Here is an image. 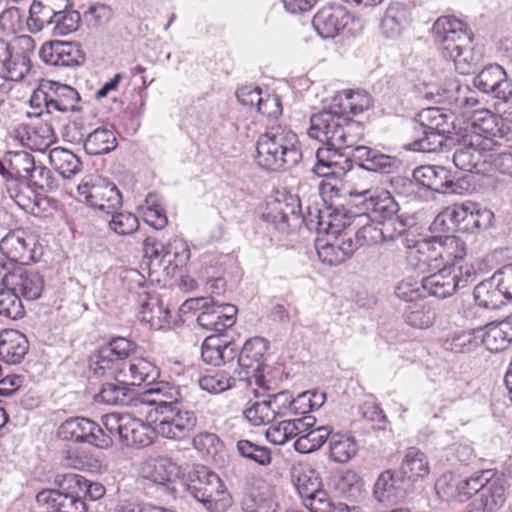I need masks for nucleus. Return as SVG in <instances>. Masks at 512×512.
Instances as JSON below:
<instances>
[{
    "mask_svg": "<svg viewBox=\"0 0 512 512\" xmlns=\"http://www.w3.org/2000/svg\"><path fill=\"white\" fill-rule=\"evenodd\" d=\"M364 132L365 128L361 122L343 116L332 104L329 110H323L311 116L307 134L310 138L328 146L351 148L353 160L360 168L367 171L388 174L397 169L396 157L358 145Z\"/></svg>",
    "mask_w": 512,
    "mask_h": 512,
    "instance_id": "1",
    "label": "nucleus"
},
{
    "mask_svg": "<svg viewBox=\"0 0 512 512\" xmlns=\"http://www.w3.org/2000/svg\"><path fill=\"white\" fill-rule=\"evenodd\" d=\"M135 349L136 344L124 337L112 339L97 351L91 361L93 375L133 386L153 383L159 376V370L152 362L140 357L127 361Z\"/></svg>",
    "mask_w": 512,
    "mask_h": 512,
    "instance_id": "2",
    "label": "nucleus"
},
{
    "mask_svg": "<svg viewBox=\"0 0 512 512\" xmlns=\"http://www.w3.org/2000/svg\"><path fill=\"white\" fill-rule=\"evenodd\" d=\"M301 159L298 137L287 127H270L257 140L255 161L259 167L267 171L289 170Z\"/></svg>",
    "mask_w": 512,
    "mask_h": 512,
    "instance_id": "3",
    "label": "nucleus"
},
{
    "mask_svg": "<svg viewBox=\"0 0 512 512\" xmlns=\"http://www.w3.org/2000/svg\"><path fill=\"white\" fill-rule=\"evenodd\" d=\"M431 33L442 46L443 57L452 60L461 74L469 73L476 58L471 47L473 34L467 25L454 16H441L434 22Z\"/></svg>",
    "mask_w": 512,
    "mask_h": 512,
    "instance_id": "4",
    "label": "nucleus"
},
{
    "mask_svg": "<svg viewBox=\"0 0 512 512\" xmlns=\"http://www.w3.org/2000/svg\"><path fill=\"white\" fill-rule=\"evenodd\" d=\"M349 203L358 209L352 223L361 219L363 215L372 217L381 224H390L392 231L400 236L408 228V218L400 214V206L387 190L368 188L363 190L352 189L348 192Z\"/></svg>",
    "mask_w": 512,
    "mask_h": 512,
    "instance_id": "5",
    "label": "nucleus"
},
{
    "mask_svg": "<svg viewBox=\"0 0 512 512\" xmlns=\"http://www.w3.org/2000/svg\"><path fill=\"white\" fill-rule=\"evenodd\" d=\"M415 123L418 138L413 143V149L426 153L440 149L445 134L449 133L452 127L448 115L438 107L421 110L415 118Z\"/></svg>",
    "mask_w": 512,
    "mask_h": 512,
    "instance_id": "6",
    "label": "nucleus"
},
{
    "mask_svg": "<svg viewBox=\"0 0 512 512\" xmlns=\"http://www.w3.org/2000/svg\"><path fill=\"white\" fill-rule=\"evenodd\" d=\"M433 271L435 272L422 279L421 287L428 295L437 298H447L476 280V271L469 264L440 267Z\"/></svg>",
    "mask_w": 512,
    "mask_h": 512,
    "instance_id": "7",
    "label": "nucleus"
},
{
    "mask_svg": "<svg viewBox=\"0 0 512 512\" xmlns=\"http://www.w3.org/2000/svg\"><path fill=\"white\" fill-rule=\"evenodd\" d=\"M199 309L198 324L206 329L221 333L231 328L236 322L237 307L232 304L219 303L213 298H194L186 300L181 307L183 312Z\"/></svg>",
    "mask_w": 512,
    "mask_h": 512,
    "instance_id": "8",
    "label": "nucleus"
},
{
    "mask_svg": "<svg viewBox=\"0 0 512 512\" xmlns=\"http://www.w3.org/2000/svg\"><path fill=\"white\" fill-rule=\"evenodd\" d=\"M129 282V290L138 295L139 319L147 322L153 329H162L169 324L170 310L163 306L162 300L145 289V280L136 270H129L124 276Z\"/></svg>",
    "mask_w": 512,
    "mask_h": 512,
    "instance_id": "9",
    "label": "nucleus"
},
{
    "mask_svg": "<svg viewBox=\"0 0 512 512\" xmlns=\"http://www.w3.org/2000/svg\"><path fill=\"white\" fill-rule=\"evenodd\" d=\"M181 468L171 458L158 457L144 461L140 475L157 487L165 496L175 498L178 492Z\"/></svg>",
    "mask_w": 512,
    "mask_h": 512,
    "instance_id": "10",
    "label": "nucleus"
},
{
    "mask_svg": "<svg viewBox=\"0 0 512 512\" xmlns=\"http://www.w3.org/2000/svg\"><path fill=\"white\" fill-rule=\"evenodd\" d=\"M157 435L175 441L184 440L193 433L197 425V416L194 411L179 406L166 409L154 418Z\"/></svg>",
    "mask_w": 512,
    "mask_h": 512,
    "instance_id": "11",
    "label": "nucleus"
},
{
    "mask_svg": "<svg viewBox=\"0 0 512 512\" xmlns=\"http://www.w3.org/2000/svg\"><path fill=\"white\" fill-rule=\"evenodd\" d=\"M57 433L62 440L73 443H87L101 449L112 446V441L105 435L104 430L86 417L77 416L66 419L59 426Z\"/></svg>",
    "mask_w": 512,
    "mask_h": 512,
    "instance_id": "12",
    "label": "nucleus"
},
{
    "mask_svg": "<svg viewBox=\"0 0 512 512\" xmlns=\"http://www.w3.org/2000/svg\"><path fill=\"white\" fill-rule=\"evenodd\" d=\"M81 200L106 214L116 212L122 206V196L118 188L110 182L84 178L77 187Z\"/></svg>",
    "mask_w": 512,
    "mask_h": 512,
    "instance_id": "13",
    "label": "nucleus"
},
{
    "mask_svg": "<svg viewBox=\"0 0 512 512\" xmlns=\"http://www.w3.org/2000/svg\"><path fill=\"white\" fill-rule=\"evenodd\" d=\"M351 221H344L339 224V232L336 234H327L333 239L318 238L315 248L320 261L329 266H336L349 259L356 251V244L347 232H341V229L349 228Z\"/></svg>",
    "mask_w": 512,
    "mask_h": 512,
    "instance_id": "14",
    "label": "nucleus"
},
{
    "mask_svg": "<svg viewBox=\"0 0 512 512\" xmlns=\"http://www.w3.org/2000/svg\"><path fill=\"white\" fill-rule=\"evenodd\" d=\"M432 244H422V254L430 255L435 260L437 269L446 266L460 267L467 254L465 242L457 236L446 235L431 238Z\"/></svg>",
    "mask_w": 512,
    "mask_h": 512,
    "instance_id": "15",
    "label": "nucleus"
},
{
    "mask_svg": "<svg viewBox=\"0 0 512 512\" xmlns=\"http://www.w3.org/2000/svg\"><path fill=\"white\" fill-rule=\"evenodd\" d=\"M4 284L18 294L19 299L33 301L39 299L44 290V278L37 271L17 267L4 275Z\"/></svg>",
    "mask_w": 512,
    "mask_h": 512,
    "instance_id": "16",
    "label": "nucleus"
},
{
    "mask_svg": "<svg viewBox=\"0 0 512 512\" xmlns=\"http://www.w3.org/2000/svg\"><path fill=\"white\" fill-rule=\"evenodd\" d=\"M473 84L481 92L504 102L512 98V86L505 70L498 64L484 67L474 78Z\"/></svg>",
    "mask_w": 512,
    "mask_h": 512,
    "instance_id": "17",
    "label": "nucleus"
},
{
    "mask_svg": "<svg viewBox=\"0 0 512 512\" xmlns=\"http://www.w3.org/2000/svg\"><path fill=\"white\" fill-rule=\"evenodd\" d=\"M39 56L45 63L57 67H75L85 60L78 44L65 41L45 43L39 51Z\"/></svg>",
    "mask_w": 512,
    "mask_h": 512,
    "instance_id": "18",
    "label": "nucleus"
},
{
    "mask_svg": "<svg viewBox=\"0 0 512 512\" xmlns=\"http://www.w3.org/2000/svg\"><path fill=\"white\" fill-rule=\"evenodd\" d=\"M351 148H337L326 145L316 151V163L313 171L320 177L336 175L350 169Z\"/></svg>",
    "mask_w": 512,
    "mask_h": 512,
    "instance_id": "19",
    "label": "nucleus"
},
{
    "mask_svg": "<svg viewBox=\"0 0 512 512\" xmlns=\"http://www.w3.org/2000/svg\"><path fill=\"white\" fill-rule=\"evenodd\" d=\"M43 102L48 113L79 112L81 110L78 102L80 95L73 87L51 82L48 91H41Z\"/></svg>",
    "mask_w": 512,
    "mask_h": 512,
    "instance_id": "20",
    "label": "nucleus"
},
{
    "mask_svg": "<svg viewBox=\"0 0 512 512\" xmlns=\"http://www.w3.org/2000/svg\"><path fill=\"white\" fill-rule=\"evenodd\" d=\"M413 181L428 190L438 193H455V183L450 172L442 166L424 165L413 171Z\"/></svg>",
    "mask_w": 512,
    "mask_h": 512,
    "instance_id": "21",
    "label": "nucleus"
},
{
    "mask_svg": "<svg viewBox=\"0 0 512 512\" xmlns=\"http://www.w3.org/2000/svg\"><path fill=\"white\" fill-rule=\"evenodd\" d=\"M348 12L340 5L322 7L314 16L312 24L322 38H334L347 25Z\"/></svg>",
    "mask_w": 512,
    "mask_h": 512,
    "instance_id": "22",
    "label": "nucleus"
},
{
    "mask_svg": "<svg viewBox=\"0 0 512 512\" xmlns=\"http://www.w3.org/2000/svg\"><path fill=\"white\" fill-rule=\"evenodd\" d=\"M299 420H304L309 424L308 427L301 428L299 434L295 437L294 448L299 453H311L321 448L329 439L332 427L328 425L316 426V420L313 416H303Z\"/></svg>",
    "mask_w": 512,
    "mask_h": 512,
    "instance_id": "23",
    "label": "nucleus"
},
{
    "mask_svg": "<svg viewBox=\"0 0 512 512\" xmlns=\"http://www.w3.org/2000/svg\"><path fill=\"white\" fill-rule=\"evenodd\" d=\"M139 405L155 407V415L162 413L164 408L173 409L183 405V397L179 388L159 383L157 387L146 390L138 397Z\"/></svg>",
    "mask_w": 512,
    "mask_h": 512,
    "instance_id": "24",
    "label": "nucleus"
},
{
    "mask_svg": "<svg viewBox=\"0 0 512 512\" xmlns=\"http://www.w3.org/2000/svg\"><path fill=\"white\" fill-rule=\"evenodd\" d=\"M268 349L269 342L263 337H253L245 342L236 356L237 365L244 371L245 377L261 370Z\"/></svg>",
    "mask_w": 512,
    "mask_h": 512,
    "instance_id": "25",
    "label": "nucleus"
},
{
    "mask_svg": "<svg viewBox=\"0 0 512 512\" xmlns=\"http://www.w3.org/2000/svg\"><path fill=\"white\" fill-rule=\"evenodd\" d=\"M489 157L490 151L471 144L457 149L453 155V162L460 170L486 174L490 173Z\"/></svg>",
    "mask_w": 512,
    "mask_h": 512,
    "instance_id": "26",
    "label": "nucleus"
},
{
    "mask_svg": "<svg viewBox=\"0 0 512 512\" xmlns=\"http://www.w3.org/2000/svg\"><path fill=\"white\" fill-rule=\"evenodd\" d=\"M404 483L399 473L393 470L383 471L375 482L373 495L381 503H398L405 495Z\"/></svg>",
    "mask_w": 512,
    "mask_h": 512,
    "instance_id": "27",
    "label": "nucleus"
},
{
    "mask_svg": "<svg viewBox=\"0 0 512 512\" xmlns=\"http://www.w3.org/2000/svg\"><path fill=\"white\" fill-rule=\"evenodd\" d=\"M36 501L40 506L52 508L57 512H87L86 504L80 497L55 489L38 492Z\"/></svg>",
    "mask_w": 512,
    "mask_h": 512,
    "instance_id": "28",
    "label": "nucleus"
},
{
    "mask_svg": "<svg viewBox=\"0 0 512 512\" xmlns=\"http://www.w3.org/2000/svg\"><path fill=\"white\" fill-rule=\"evenodd\" d=\"M236 356L237 348L219 335L206 337L201 347L203 361L214 366L230 363Z\"/></svg>",
    "mask_w": 512,
    "mask_h": 512,
    "instance_id": "29",
    "label": "nucleus"
},
{
    "mask_svg": "<svg viewBox=\"0 0 512 512\" xmlns=\"http://www.w3.org/2000/svg\"><path fill=\"white\" fill-rule=\"evenodd\" d=\"M28 349V340L21 332L9 329L0 333V359L7 364L20 363Z\"/></svg>",
    "mask_w": 512,
    "mask_h": 512,
    "instance_id": "30",
    "label": "nucleus"
},
{
    "mask_svg": "<svg viewBox=\"0 0 512 512\" xmlns=\"http://www.w3.org/2000/svg\"><path fill=\"white\" fill-rule=\"evenodd\" d=\"M408 8L399 2L391 3L382 18L381 32L386 38H398L410 23Z\"/></svg>",
    "mask_w": 512,
    "mask_h": 512,
    "instance_id": "31",
    "label": "nucleus"
},
{
    "mask_svg": "<svg viewBox=\"0 0 512 512\" xmlns=\"http://www.w3.org/2000/svg\"><path fill=\"white\" fill-rule=\"evenodd\" d=\"M430 472L427 456L418 448L406 450L398 473L404 481L416 482L425 478Z\"/></svg>",
    "mask_w": 512,
    "mask_h": 512,
    "instance_id": "32",
    "label": "nucleus"
},
{
    "mask_svg": "<svg viewBox=\"0 0 512 512\" xmlns=\"http://www.w3.org/2000/svg\"><path fill=\"white\" fill-rule=\"evenodd\" d=\"M143 250L145 256L151 259L150 265L162 267L167 276L173 275L176 269L184 265L178 264V256L153 237L145 238Z\"/></svg>",
    "mask_w": 512,
    "mask_h": 512,
    "instance_id": "33",
    "label": "nucleus"
},
{
    "mask_svg": "<svg viewBox=\"0 0 512 512\" xmlns=\"http://www.w3.org/2000/svg\"><path fill=\"white\" fill-rule=\"evenodd\" d=\"M56 0H34L29 9L27 26L30 32L37 33L54 26L57 11Z\"/></svg>",
    "mask_w": 512,
    "mask_h": 512,
    "instance_id": "34",
    "label": "nucleus"
},
{
    "mask_svg": "<svg viewBox=\"0 0 512 512\" xmlns=\"http://www.w3.org/2000/svg\"><path fill=\"white\" fill-rule=\"evenodd\" d=\"M400 235L392 231L390 224L366 223L355 231L356 250L360 246H372L383 242L395 241Z\"/></svg>",
    "mask_w": 512,
    "mask_h": 512,
    "instance_id": "35",
    "label": "nucleus"
},
{
    "mask_svg": "<svg viewBox=\"0 0 512 512\" xmlns=\"http://www.w3.org/2000/svg\"><path fill=\"white\" fill-rule=\"evenodd\" d=\"M333 105L343 116L347 113L357 115L372 106V97L362 90H343L335 96Z\"/></svg>",
    "mask_w": 512,
    "mask_h": 512,
    "instance_id": "36",
    "label": "nucleus"
},
{
    "mask_svg": "<svg viewBox=\"0 0 512 512\" xmlns=\"http://www.w3.org/2000/svg\"><path fill=\"white\" fill-rule=\"evenodd\" d=\"M189 481L188 491L198 502L222 483L219 476L205 466H196L189 474Z\"/></svg>",
    "mask_w": 512,
    "mask_h": 512,
    "instance_id": "37",
    "label": "nucleus"
},
{
    "mask_svg": "<svg viewBox=\"0 0 512 512\" xmlns=\"http://www.w3.org/2000/svg\"><path fill=\"white\" fill-rule=\"evenodd\" d=\"M156 435L155 426L152 427L131 415L120 442L127 446L146 447L154 442Z\"/></svg>",
    "mask_w": 512,
    "mask_h": 512,
    "instance_id": "38",
    "label": "nucleus"
},
{
    "mask_svg": "<svg viewBox=\"0 0 512 512\" xmlns=\"http://www.w3.org/2000/svg\"><path fill=\"white\" fill-rule=\"evenodd\" d=\"M503 290L494 274L489 280L475 286L474 297L479 306L494 310L505 304L507 297Z\"/></svg>",
    "mask_w": 512,
    "mask_h": 512,
    "instance_id": "39",
    "label": "nucleus"
},
{
    "mask_svg": "<svg viewBox=\"0 0 512 512\" xmlns=\"http://www.w3.org/2000/svg\"><path fill=\"white\" fill-rule=\"evenodd\" d=\"M48 157L53 169L65 179H70L81 171L80 159L68 149L55 147L50 150Z\"/></svg>",
    "mask_w": 512,
    "mask_h": 512,
    "instance_id": "40",
    "label": "nucleus"
},
{
    "mask_svg": "<svg viewBox=\"0 0 512 512\" xmlns=\"http://www.w3.org/2000/svg\"><path fill=\"white\" fill-rule=\"evenodd\" d=\"M330 456L333 461L345 463L354 457L358 451L355 438L347 433H333L329 436Z\"/></svg>",
    "mask_w": 512,
    "mask_h": 512,
    "instance_id": "41",
    "label": "nucleus"
},
{
    "mask_svg": "<svg viewBox=\"0 0 512 512\" xmlns=\"http://www.w3.org/2000/svg\"><path fill=\"white\" fill-rule=\"evenodd\" d=\"M309 424L304 420L295 418L292 420H283L270 426L265 433L266 439L274 445H283L290 439L295 438L301 428L308 427Z\"/></svg>",
    "mask_w": 512,
    "mask_h": 512,
    "instance_id": "42",
    "label": "nucleus"
},
{
    "mask_svg": "<svg viewBox=\"0 0 512 512\" xmlns=\"http://www.w3.org/2000/svg\"><path fill=\"white\" fill-rule=\"evenodd\" d=\"M117 146L116 137L112 130L99 127L91 132L85 142L84 149L89 155L109 153Z\"/></svg>",
    "mask_w": 512,
    "mask_h": 512,
    "instance_id": "43",
    "label": "nucleus"
},
{
    "mask_svg": "<svg viewBox=\"0 0 512 512\" xmlns=\"http://www.w3.org/2000/svg\"><path fill=\"white\" fill-rule=\"evenodd\" d=\"M0 251L13 262H24L28 258L29 245L22 232L12 231L0 241Z\"/></svg>",
    "mask_w": 512,
    "mask_h": 512,
    "instance_id": "44",
    "label": "nucleus"
},
{
    "mask_svg": "<svg viewBox=\"0 0 512 512\" xmlns=\"http://www.w3.org/2000/svg\"><path fill=\"white\" fill-rule=\"evenodd\" d=\"M127 384H115V383H105L102 385V388L97 395V398L100 402L106 403L108 405H133L138 406L139 400L138 397L134 398L130 395L129 389L126 387Z\"/></svg>",
    "mask_w": 512,
    "mask_h": 512,
    "instance_id": "45",
    "label": "nucleus"
},
{
    "mask_svg": "<svg viewBox=\"0 0 512 512\" xmlns=\"http://www.w3.org/2000/svg\"><path fill=\"white\" fill-rule=\"evenodd\" d=\"M507 324L487 325L480 330V339L483 345L491 352H499L506 349L512 340L506 331Z\"/></svg>",
    "mask_w": 512,
    "mask_h": 512,
    "instance_id": "46",
    "label": "nucleus"
},
{
    "mask_svg": "<svg viewBox=\"0 0 512 512\" xmlns=\"http://www.w3.org/2000/svg\"><path fill=\"white\" fill-rule=\"evenodd\" d=\"M293 483L302 501L317 492L321 486L316 472L311 468L301 466L294 468Z\"/></svg>",
    "mask_w": 512,
    "mask_h": 512,
    "instance_id": "47",
    "label": "nucleus"
},
{
    "mask_svg": "<svg viewBox=\"0 0 512 512\" xmlns=\"http://www.w3.org/2000/svg\"><path fill=\"white\" fill-rule=\"evenodd\" d=\"M31 70V61L29 56L23 51H15L5 66L2 68L0 75L4 79L11 81H21Z\"/></svg>",
    "mask_w": 512,
    "mask_h": 512,
    "instance_id": "48",
    "label": "nucleus"
},
{
    "mask_svg": "<svg viewBox=\"0 0 512 512\" xmlns=\"http://www.w3.org/2000/svg\"><path fill=\"white\" fill-rule=\"evenodd\" d=\"M0 315L9 319H19L24 315L21 299L4 284V276L0 282Z\"/></svg>",
    "mask_w": 512,
    "mask_h": 512,
    "instance_id": "49",
    "label": "nucleus"
},
{
    "mask_svg": "<svg viewBox=\"0 0 512 512\" xmlns=\"http://www.w3.org/2000/svg\"><path fill=\"white\" fill-rule=\"evenodd\" d=\"M277 198L287 230L301 225L302 208L299 197L293 194H281Z\"/></svg>",
    "mask_w": 512,
    "mask_h": 512,
    "instance_id": "50",
    "label": "nucleus"
},
{
    "mask_svg": "<svg viewBox=\"0 0 512 512\" xmlns=\"http://www.w3.org/2000/svg\"><path fill=\"white\" fill-rule=\"evenodd\" d=\"M468 201L461 204H453L441 211L434 220V225H441L443 231H449L452 224L456 229L461 230L464 218L467 216Z\"/></svg>",
    "mask_w": 512,
    "mask_h": 512,
    "instance_id": "51",
    "label": "nucleus"
},
{
    "mask_svg": "<svg viewBox=\"0 0 512 512\" xmlns=\"http://www.w3.org/2000/svg\"><path fill=\"white\" fill-rule=\"evenodd\" d=\"M235 379L225 371H213L199 379V386L210 394L222 393L234 386Z\"/></svg>",
    "mask_w": 512,
    "mask_h": 512,
    "instance_id": "52",
    "label": "nucleus"
},
{
    "mask_svg": "<svg viewBox=\"0 0 512 512\" xmlns=\"http://www.w3.org/2000/svg\"><path fill=\"white\" fill-rule=\"evenodd\" d=\"M505 495L506 487L504 479L494 476L489 480L483 494H481L484 507L489 511L501 507L505 502Z\"/></svg>",
    "mask_w": 512,
    "mask_h": 512,
    "instance_id": "53",
    "label": "nucleus"
},
{
    "mask_svg": "<svg viewBox=\"0 0 512 512\" xmlns=\"http://www.w3.org/2000/svg\"><path fill=\"white\" fill-rule=\"evenodd\" d=\"M243 416L252 426H261L269 424L275 418V412L267 400L254 401L248 403Z\"/></svg>",
    "mask_w": 512,
    "mask_h": 512,
    "instance_id": "54",
    "label": "nucleus"
},
{
    "mask_svg": "<svg viewBox=\"0 0 512 512\" xmlns=\"http://www.w3.org/2000/svg\"><path fill=\"white\" fill-rule=\"evenodd\" d=\"M238 453L255 463L266 466L272 461L271 450L268 447L257 445L249 440H239L236 444Z\"/></svg>",
    "mask_w": 512,
    "mask_h": 512,
    "instance_id": "55",
    "label": "nucleus"
},
{
    "mask_svg": "<svg viewBox=\"0 0 512 512\" xmlns=\"http://www.w3.org/2000/svg\"><path fill=\"white\" fill-rule=\"evenodd\" d=\"M302 223L309 229H314L318 233L325 232L326 234H336L339 232V224L331 220L326 221L321 211L316 206H308L307 213L302 212Z\"/></svg>",
    "mask_w": 512,
    "mask_h": 512,
    "instance_id": "56",
    "label": "nucleus"
},
{
    "mask_svg": "<svg viewBox=\"0 0 512 512\" xmlns=\"http://www.w3.org/2000/svg\"><path fill=\"white\" fill-rule=\"evenodd\" d=\"M404 317L408 325L419 329L429 328L434 322V312L419 303L409 305Z\"/></svg>",
    "mask_w": 512,
    "mask_h": 512,
    "instance_id": "57",
    "label": "nucleus"
},
{
    "mask_svg": "<svg viewBox=\"0 0 512 512\" xmlns=\"http://www.w3.org/2000/svg\"><path fill=\"white\" fill-rule=\"evenodd\" d=\"M231 496L222 482L218 488L212 489L206 497L200 501L209 512H225L231 506Z\"/></svg>",
    "mask_w": 512,
    "mask_h": 512,
    "instance_id": "58",
    "label": "nucleus"
},
{
    "mask_svg": "<svg viewBox=\"0 0 512 512\" xmlns=\"http://www.w3.org/2000/svg\"><path fill=\"white\" fill-rule=\"evenodd\" d=\"M145 202L144 221L156 230L163 229L168 224V218L163 207L156 203V195L149 194Z\"/></svg>",
    "mask_w": 512,
    "mask_h": 512,
    "instance_id": "59",
    "label": "nucleus"
},
{
    "mask_svg": "<svg viewBox=\"0 0 512 512\" xmlns=\"http://www.w3.org/2000/svg\"><path fill=\"white\" fill-rule=\"evenodd\" d=\"M494 476L495 472L493 470H483L477 472L469 478L462 480L458 484V489L460 493L466 496H472L478 492L483 494L487 483H489V480H491V478Z\"/></svg>",
    "mask_w": 512,
    "mask_h": 512,
    "instance_id": "60",
    "label": "nucleus"
},
{
    "mask_svg": "<svg viewBox=\"0 0 512 512\" xmlns=\"http://www.w3.org/2000/svg\"><path fill=\"white\" fill-rule=\"evenodd\" d=\"M81 17L75 10H58L54 20L52 31L56 35H66L76 31L79 27Z\"/></svg>",
    "mask_w": 512,
    "mask_h": 512,
    "instance_id": "61",
    "label": "nucleus"
},
{
    "mask_svg": "<svg viewBox=\"0 0 512 512\" xmlns=\"http://www.w3.org/2000/svg\"><path fill=\"white\" fill-rule=\"evenodd\" d=\"M480 330L462 331L447 340L448 349L456 353L473 351L479 344Z\"/></svg>",
    "mask_w": 512,
    "mask_h": 512,
    "instance_id": "62",
    "label": "nucleus"
},
{
    "mask_svg": "<svg viewBox=\"0 0 512 512\" xmlns=\"http://www.w3.org/2000/svg\"><path fill=\"white\" fill-rule=\"evenodd\" d=\"M130 417L131 414L128 413H109L104 415L102 417V424L106 430L104 431L105 435L108 436L112 442L116 437L120 441Z\"/></svg>",
    "mask_w": 512,
    "mask_h": 512,
    "instance_id": "63",
    "label": "nucleus"
},
{
    "mask_svg": "<svg viewBox=\"0 0 512 512\" xmlns=\"http://www.w3.org/2000/svg\"><path fill=\"white\" fill-rule=\"evenodd\" d=\"M109 221V227L119 235H129L136 231L139 227L138 218L129 212H114Z\"/></svg>",
    "mask_w": 512,
    "mask_h": 512,
    "instance_id": "64",
    "label": "nucleus"
}]
</instances>
